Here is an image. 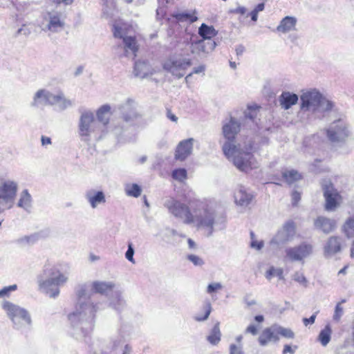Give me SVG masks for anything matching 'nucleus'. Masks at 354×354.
Wrapping results in <instances>:
<instances>
[{"label": "nucleus", "instance_id": "obj_38", "mask_svg": "<svg viewBox=\"0 0 354 354\" xmlns=\"http://www.w3.org/2000/svg\"><path fill=\"white\" fill-rule=\"evenodd\" d=\"M293 279L302 285L306 286L307 284V280L303 273L299 272H295L293 276Z\"/></svg>", "mask_w": 354, "mask_h": 354}, {"label": "nucleus", "instance_id": "obj_17", "mask_svg": "<svg viewBox=\"0 0 354 354\" xmlns=\"http://www.w3.org/2000/svg\"><path fill=\"white\" fill-rule=\"evenodd\" d=\"M297 19L294 17H285L280 21L279 25L277 27L279 32L286 33L291 30H295Z\"/></svg>", "mask_w": 354, "mask_h": 354}, {"label": "nucleus", "instance_id": "obj_53", "mask_svg": "<svg viewBox=\"0 0 354 354\" xmlns=\"http://www.w3.org/2000/svg\"><path fill=\"white\" fill-rule=\"evenodd\" d=\"M280 279H283V272L281 268L276 269V275Z\"/></svg>", "mask_w": 354, "mask_h": 354}, {"label": "nucleus", "instance_id": "obj_19", "mask_svg": "<svg viewBox=\"0 0 354 354\" xmlns=\"http://www.w3.org/2000/svg\"><path fill=\"white\" fill-rule=\"evenodd\" d=\"M297 101L298 96L289 92H283L279 96L280 104L284 109H288L292 105L297 104Z\"/></svg>", "mask_w": 354, "mask_h": 354}, {"label": "nucleus", "instance_id": "obj_64", "mask_svg": "<svg viewBox=\"0 0 354 354\" xmlns=\"http://www.w3.org/2000/svg\"><path fill=\"white\" fill-rule=\"evenodd\" d=\"M353 341H354V327L353 328V333H352Z\"/></svg>", "mask_w": 354, "mask_h": 354}, {"label": "nucleus", "instance_id": "obj_13", "mask_svg": "<svg viewBox=\"0 0 354 354\" xmlns=\"http://www.w3.org/2000/svg\"><path fill=\"white\" fill-rule=\"evenodd\" d=\"M342 239L339 236H330L324 246L326 256L334 255L342 250Z\"/></svg>", "mask_w": 354, "mask_h": 354}, {"label": "nucleus", "instance_id": "obj_16", "mask_svg": "<svg viewBox=\"0 0 354 354\" xmlns=\"http://www.w3.org/2000/svg\"><path fill=\"white\" fill-rule=\"evenodd\" d=\"M315 226L321 230L325 234L332 232L336 226V223L334 220L324 216H319L315 221Z\"/></svg>", "mask_w": 354, "mask_h": 354}, {"label": "nucleus", "instance_id": "obj_31", "mask_svg": "<svg viewBox=\"0 0 354 354\" xmlns=\"http://www.w3.org/2000/svg\"><path fill=\"white\" fill-rule=\"evenodd\" d=\"M88 200L93 208L96 207L97 204L105 203L104 194L102 192H97L93 196H88Z\"/></svg>", "mask_w": 354, "mask_h": 354}, {"label": "nucleus", "instance_id": "obj_27", "mask_svg": "<svg viewBox=\"0 0 354 354\" xmlns=\"http://www.w3.org/2000/svg\"><path fill=\"white\" fill-rule=\"evenodd\" d=\"M219 325V322L216 323L212 328L210 334L207 337V341L212 345H217L221 341V333Z\"/></svg>", "mask_w": 354, "mask_h": 354}, {"label": "nucleus", "instance_id": "obj_30", "mask_svg": "<svg viewBox=\"0 0 354 354\" xmlns=\"http://www.w3.org/2000/svg\"><path fill=\"white\" fill-rule=\"evenodd\" d=\"M200 35L204 39H211L216 35V32L212 26L203 24L199 28L198 31Z\"/></svg>", "mask_w": 354, "mask_h": 354}, {"label": "nucleus", "instance_id": "obj_29", "mask_svg": "<svg viewBox=\"0 0 354 354\" xmlns=\"http://www.w3.org/2000/svg\"><path fill=\"white\" fill-rule=\"evenodd\" d=\"M343 232L348 238L354 236V216L348 218L342 227Z\"/></svg>", "mask_w": 354, "mask_h": 354}, {"label": "nucleus", "instance_id": "obj_49", "mask_svg": "<svg viewBox=\"0 0 354 354\" xmlns=\"http://www.w3.org/2000/svg\"><path fill=\"white\" fill-rule=\"evenodd\" d=\"M230 354H240L239 348L235 344H232L230 348Z\"/></svg>", "mask_w": 354, "mask_h": 354}, {"label": "nucleus", "instance_id": "obj_54", "mask_svg": "<svg viewBox=\"0 0 354 354\" xmlns=\"http://www.w3.org/2000/svg\"><path fill=\"white\" fill-rule=\"evenodd\" d=\"M263 245L262 242L257 243L255 241H252L251 243V246L252 248H256L258 250L261 249L263 247Z\"/></svg>", "mask_w": 354, "mask_h": 354}, {"label": "nucleus", "instance_id": "obj_7", "mask_svg": "<svg viewBox=\"0 0 354 354\" xmlns=\"http://www.w3.org/2000/svg\"><path fill=\"white\" fill-rule=\"evenodd\" d=\"M2 308L12 322L24 321L27 324H30V317L25 309L8 301H6L3 303Z\"/></svg>", "mask_w": 354, "mask_h": 354}, {"label": "nucleus", "instance_id": "obj_48", "mask_svg": "<svg viewBox=\"0 0 354 354\" xmlns=\"http://www.w3.org/2000/svg\"><path fill=\"white\" fill-rule=\"evenodd\" d=\"M167 116L169 120H171L173 122H177L178 120V118L174 113H171V111L170 109H167Z\"/></svg>", "mask_w": 354, "mask_h": 354}, {"label": "nucleus", "instance_id": "obj_43", "mask_svg": "<svg viewBox=\"0 0 354 354\" xmlns=\"http://www.w3.org/2000/svg\"><path fill=\"white\" fill-rule=\"evenodd\" d=\"M291 196H292V205H297L301 199V194L297 191H294V192H292Z\"/></svg>", "mask_w": 354, "mask_h": 354}, {"label": "nucleus", "instance_id": "obj_15", "mask_svg": "<svg viewBox=\"0 0 354 354\" xmlns=\"http://www.w3.org/2000/svg\"><path fill=\"white\" fill-rule=\"evenodd\" d=\"M67 279L68 277L64 273L54 268L50 273V278L47 281H44L41 286H62L67 281Z\"/></svg>", "mask_w": 354, "mask_h": 354}, {"label": "nucleus", "instance_id": "obj_23", "mask_svg": "<svg viewBox=\"0 0 354 354\" xmlns=\"http://www.w3.org/2000/svg\"><path fill=\"white\" fill-rule=\"evenodd\" d=\"M97 118L99 122H102L104 125H107L110 120L111 107L108 104L102 106L96 113Z\"/></svg>", "mask_w": 354, "mask_h": 354}, {"label": "nucleus", "instance_id": "obj_40", "mask_svg": "<svg viewBox=\"0 0 354 354\" xmlns=\"http://www.w3.org/2000/svg\"><path fill=\"white\" fill-rule=\"evenodd\" d=\"M222 288V286L220 283H214L209 284L207 288V292L209 294H212L214 292L218 291V290H221Z\"/></svg>", "mask_w": 354, "mask_h": 354}, {"label": "nucleus", "instance_id": "obj_34", "mask_svg": "<svg viewBox=\"0 0 354 354\" xmlns=\"http://www.w3.org/2000/svg\"><path fill=\"white\" fill-rule=\"evenodd\" d=\"M31 196L27 190L23 191L21 194L20 199L18 202V206L24 208H26L30 205Z\"/></svg>", "mask_w": 354, "mask_h": 354}, {"label": "nucleus", "instance_id": "obj_56", "mask_svg": "<svg viewBox=\"0 0 354 354\" xmlns=\"http://www.w3.org/2000/svg\"><path fill=\"white\" fill-rule=\"evenodd\" d=\"M264 3H259L256 7L254 9V11H257V12L258 13L260 11H262L263 9H264Z\"/></svg>", "mask_w": 354, "mask_h": 354}, {"label": "nucleus", "instance_id": "obj_62", "mask_svg": "<svg viewBox=\"0 0 354 354\" xmlns=\"http://www.w3.org/2000/svg\"><path fill=\"white\" fill-rule=\"evenodd\" d=\"M351 257L354 258V247H351Z\"/></svg>", "mask_w": 354, "mask_h": 354}, {"label": "nucleus", "instance_id": "obj_58", "mask_svg": "<svg viewBox=\"0 0 354 354\" xmlns=\"http://www.w3.org/2000/svg\"><path fill=\"white\" fill-rule=\"evenodd\" d=\"M187 243H188L189 248L192 249V248H195L196 244H195L194 241L192 239H188Z\"/></svg>", "mask_w": 354, "mask_h": 354}, {"label": "nucleus", "instance_id": "obj_39", "mask_svg": "<svg viewBox=\"0 0 354 354\" xmlns=\"http://www.w3.org/2000/svg\"><path fill=\"white\" fill-rule=\"evenodd\" d=\"M187 259L195 266H202L204 263L202 259L194 254L188 255Z\"/></svg>", "mask_w": 354, "mask_h": 354}, {"label": "nucleus", "instance_id": "obj_55", "mask_svg": "<svg viewBox=\"0 0 354 354\" xmlns=\"http://www.w3.org/2000/svg\"><path fill=\"white\" fill-rule=\"evenodd\" d=\"M246 12V9L244 7H238L234 10V12L239 13L241 15H244Z\"/></svg>", "mask_w": 354, "mask_h": 354}, {"label": "nucleus", "instance_id": "obj_22", "mask_svg": "<svg viewBox=\"0 0 354 354\" xmlns=\"http://www.w3.org/2000/svg\"><path fill=\"white\" fill-rule=\"evenodd\" d=\"M281 176L289 185L297 183L303 178L302 174L295 169L285 170L282 172Z\"/></svg>", "mask_w": 354, "mask_h": 354}, {"label": "nucleus", "instance_id": "obj_21", "mask_svg": "<svg viewBox=\"0 0 354 354\" xmlns=\"http://www.w3.org/2000/svg\"><path fill=\"white\" fill-rule=\"evenodd\" d=\"M115 285L113 283L104 282V281H94L92 283V290L94 292L100 293L101 295L107 294L112 291Z\"/></svg>", "mask_w": 354, "mask_h": 354}, {"label": "nucleus", "instance_id": "obj_12", "mask_svg": "<svg viewBox=\"0 0 354 354\" xmlns=\"http://www.w3.org/2000/svg\"><path fill=\"white\" fill-rule=\"evenodd\" d=\"M193 139L189 138L179 142L175 151V159L185 160L192 151Z\"/></svg>", "mask_w": 354, "mask_h": 354}, {"label": "nucleus", "instance_id": "obj_42", "mask_svg": "<svg viewBox=\"0 0 354 354\" xmlns=\"http://www.w3.org/2000/svg\"><path fill=\"white\" fill-rule=\"evenodd\" d=\"M133 254H134V251L132 248V245H131V244H129V247H128V250L125 254V257L129 261H131L132 263H134Z\"/></svg>", "mask_w": 354, "mask_h": 354}, {"label": "nucleus", "instance_id": "obj_51", "mask_svg": "<svg viewBox=\"0 0 354 354\" xmlns=\"http://www.w3.org/2000/svg\"><path fill=\"white\" fill-rule=\"evenodd\" d=\"M244 51H245V48L243 46H239L236 48V53L238 57L241 55Z\"/></svg>", "mask_w": 354, "mask_h": 354}, {"label": "nucleus", "instance_id": "obj_4", "mask_svg": "<svg viewBox=\"0 0 354 354\" xmlns=\"http://www.w3.org/2000/svg\"><path fill=\"white\" fill-rule=\"evenodd\" d=\"M42 102L45 104H58L62 109H65L71 104V102L62 92L54 95L44 89H40L35 93L32 105L37 106Z\"/></svg>", "mask_w": 354, "mask_h": 354}, {"label": "nucleus", "instance_id": "obj_35", "mask_svg": "<svg viewBox=\"0 0 354 354\" xmlns=\"http://www.w3.org/2000/svg\"><path fill=\"white\" fill-rule=\"evenodd\" d=\"M126 192L128 196L138 197L141 194V189L137 184H132L126 187Z\"/></svg>", "mask_w": 354, "mask_h": 354}, {"label": "nucleus", "instance_id": "obj_46", "mask_svg": "<svg viewBox=\"0 0 354 354\" xmlns=\"http://www.w3.org/2000/svg\"><path fill=\"white\" fill-rule=\"evenodd\" d=\"M315 319H316V314H314L313 315L310 317L309 318H304L303 319V323L304 324L307 326L309 324H313L315 323Z\"/></svg>", "mask_w": 354, "mask_h": 354}, {"label": "nucleus", "instance_id": "obj_24", "mask_svg": "<svg viewBox=\"0 0 354 354\" xmlns=\"http://www.w3.org/2000/svg\"><path fill=\"white\" fill-rule=\"evenodd\" d=\"M172 16L180 22L194 23L198 20L197 13L195 10L189 12H178Z\"/></svg>", "mask_w": 354, "mask_h": 354}, {"label": "nucleus", "instance_id": "obj_9", "mask_svg": "<svg viewBox=\"0 0 354 354\" xmlns=\"http://www.w3.org/2000/svg\"><path fill=\"white\" fill-rule=\"evenodd\" d=\"M323 97L320 93L315 91H309L304 93L301 96V109L309 110L310 109H316L321 105Z\"/></svg>", "mask_w": 354, "mask_h": 354}, {"label": "nucleus", "instance_id": "obj_37", "mask_svg": "<svg viewBox=\"0 0 354 354\" xmlns=\"http://www.w3.org/2000/svg\"><path fill=\"white\" fill-rule=\"evenodd\" d=\"M344 301H345V300H342L341 302H339L336 305L335 310V313H334V315H333V319H334L338 321L340 319V317H342V313H343V308L341 306V304H342V303H344Z\"/></svg>", "mask_w": 354, "mask_h": 354}, {"label": "nucleus", "instance_id": "obj_10", "mask_svg": "<svg viewBox=\"0 0 354 354\" xmlns=\"http://www.w3.org/2000/svg\"><path fill=\"white\" fill-rule=\"evenodd\" d=\"M327 136L331 142H339L348 136V131L345 124L339 120L333 129L327 130Z\"/></svg>", "mask_w": 354, "mask_h": 354}, {"label": "nucleus", "instance_id": "obj_63", "mask_svg": "<svg viewBox=\"0 0 354 354\" xmlns=\"http://www.w3.org/2000/svg\"><path fill=\"white\" fill-rule=\"evenodd\" d=\"M98 259V258H97V257H95L94 255H91V261H95V260H96V259Z\"/></svg>", "mask_w": 354, "mask_h": 354}, {"label": "nucleus", "instance_id": "obj_41", "mask_svg": "<svg viewBox=\"0 0 354 354\" xmlns=\"http://www.w3.org/2000/svg\"><path fill=\"white\" fill-rule=\"evenodd\" d=\"M297 348V346H294L293 347H292L291 346H290L288 344H285L283 346L282 354H287V353L294 354L295 352V350Z\"/></svg>", "mask_w": 354, "mask_h": 354}, {"label": "nucleus", "instance_id": "obj_61", "mask_svg": "<svg viewBox=\"0 0 354 354\" xmlns=\"http://www.w3.org/2000/svg\"><path fill=\"white\" fill-rule=\"evenodd\" d=\"M230 65L231 68H232L234 69L236 68V64L234 62L230 61Z\"/></svg>", "mask_w": 354, "mask_h": 354}, {"label": "nucleus", "instance_id": "obj_26", "mask_svg": "<svg viewBox=\"0 0 354 354\" xmlns=\"http://www.w3.org/2000/svg\"><path fill=\"white\" fill-rule=\"evenodd\" d=\"M121 39H122L123 42L124 44L126 52H128L129 50H130L134 54H136L138 52V45L137 44V40H136V37L126 36V37H122Z\"/></svg>", "mask_w": 354, "mask_h": 354}, {"label": "nucleus", "instance_id": "obj_44", "mask_svg": "<svg viewBox=\"0 0 354 354\" xmlns=\"http://www.w3.org/2000/svg\"><path fill=\"white\" fill-rule=\"evenodd\" d=\"M258 330L259 328L257 326H254V324H250L246 328L245 333H250L252 335H256L258 333Z\"/></svg>", "mask_w": 354, "mask_h": 354}, {"label": "nucleus", "instance_id": "obj_57", "mask_svg": "<svg viewBox=\"0 0 354 354\" xmlns=\"http://www.w3.org/2000/svg\"><path fill=\"white\" fill-rule=\"evenodd\" d=\"M254 320L258 323H262L264 321V317L263 315H257L254 317Z\"/></svg>", "mask_w": 354, "mask_h": 354}, {"label": "nucleus", "instance_id": "obj_5", "mask_svg": "<svg viewBox=\"0 0 354 354\" xmlns=\"http://www.w3.org/2000/svg\"><path fill=\"white\" fill-rule=\"evenodd\" d=\"M313 252V246L312 244L306 242L295 247H291L286 250V257L292 261H304V259L310 257Z\"/></svg>", "mask_w": 354, "mask_h": 354}, {"label": "nucleus", "instance_id": "obj_20", "mask_svg": "<svg viewBox=\"0 0 354 354\" xmlns=\"http://www.w3.org/2000/svg\"><path fill=\"white\" fill-rule=\"evenodd\" d=\"M234 199L237 204L240 205H247L252 201V196L248 194L243 187H240L234 192Z\"/></svg>", "mask_w": 354, "mask_h": 354}, {"label": "nucleus", "instance_id": "obj_6", "mask_svg": "<svg viewBox=\"0 0 354 354\" xmlns=\"http://www.w3.org/2000/svg\"><path fill=\"white\" fill-rule=\"evenodd\" d=\"M323 190L325 198V209L327 211L335 210L342 203V196L331 183L325 185L323 187Z\"/></svg>", "mask_w": 354, "mask_h": 354}, {"label": "nucleus", "instance_id": "obj_28", "mask_svg": "<svg viewBox=\"0 0 354 354\" xmlns=\"http://www.w3.org/2000/svg\"><path fill=\"white\" fill-rule=\"evenodd\" d=\"M332 330L329 325H326L323 328L318 336V339L322 346H326L330 341Z\"/></svg>", "mask_w": 354, "mask_h": 354}, {"label": "nucleus", "instance_id": "obj_59", "mask_svg": "<svg viewBox=\"0 0 354 354\" xmlns=\"http://www.w3.org/2000/svg\"><path fill=\"white\" fill-rule=\"evenodd\" d=\"M248 109L251 111H259V109H260V106H257V105H254V106H248Z\"/></svg>", "mask_w": 354, "mask_h": 354}, {"label": "nucleus", "instance_id": "obj_33", "mask_svg": "<svg viewBox=\"0 0 354 354\" xmlns=\"http://www.w3.org/2000/svg\"><path fill=\"white\" fill-rule=\"evenodd\" d=\"M172 178L179 182H184L187 178V170L184 168L174 169L171 173Z\"/></svg>", "mask_w": 354, "mask_h": 354}, {"label": "nucleus", "instance_id": "obj_36", "mask_svg": "<svg viewBox=\"0 0 354 354\" xmlns=\"http://www.w3.org/2000/svg\"><path fill=\"white\" fill-rule=\"evenodd\" d=\"M17 289L16 284L11 285L9 286L4 287L0 290V298L8 297L12 291H15Z\"/></svg>", "mask_w": 354, "mask_h": 354}, {"label": "nucleus", "instance_id": "obj_18", "mask_svg": "<svg viewBox=\"0 0 354 354\" xmlns=\"http://www.w3.org/2000/svg\"><path fill=\"white\" fill-rule=\"evenodd\" d=\"M132 26L122 21H116L113 26V34L115 38H122L126 37Z\"/></svg>", "mask_w": 354, "mask_h": 354}, {"label": "nucleus", "instance_id": "obj_8", "mask_svg": "<svg viewBox=\"0 0 354 354\" xmlns=\"http://www.w3.org/2000/svg\"><path fill=\"white\" fill-rule=\"evenodd\" d=\"M191 65L189 60L169 59L163 64V68L178 78L185 75V70Z\"/></svg>", "mask_w": 354, "mask_h": 354}, {"label": "nucleus", "instance_id": "obj_47", "mask_svg": "<svg viewBox=\"0 0 354 354\" xmlns=\"http://www.w3.org/2000/svg\"><path fill=\"white\" fill-rule=\"evenodd\" d=\"M41 145L46 146L51 144V139L49 137L42 136L41 138Z\"/></svg>", "mask_w": 354, "mask_h": 354}, {"label": "nucleus", "instance_id": "obj_3", "mask_svg": "<svg viewBox=\"0 0 354 354\" xmlns=\"http://www.w3.org/2000/svg\"><path fill=\"white\" fill-rule=\"evenodd\" d=\"M280 337L292 339L295 338V334L290 328H284L277 324H273L262 330L259 335L258 342L260 346H266L271 343L278 342L280 339Z\"/></svg>", "mask_w": 354, "mask_h": 354}, {"label": "nucleus", "instance_id": "obj_2", "mask_svg": "<svg viewBox=\"0 0 354 354\" xmlns=\"http://www.w3.org/2000/svg\"><path fill=\"white\" fill-rule=\"evenodd\" d=\"M240 124L234 119H230L228 123L223 127L224 137L228 140L223 147V151L227 158L234 156V165L242 171H248L257 167V162L252 152L238 150L236 145L232 142L240 131Z\"/></svg>", "mask_w": 354, "mask_h": 354}, {"label": "nucleus", "instance_id": "obj_11", "mask_svg": "<svg viewBox=\"0 0 354 354\" xmlns=\"http://www.w3.org/2000/svg\"><path fill=\"white\" fill-rule=\"evenodd\" d=\"M95 122L93 113L86 112L82 114L80 120L79 130L82 137H88L92 131V124Z\"/></svg>", "mask_w": 354, "mask_h": 354}, {"label": "nucleus", "instance_id": "obj_45", "mask_svg": "<svg viewBox=\"0 0 354 354\" xmlns=\"http://www.w3.org/2000/svg\"><path fill=\"white\" fill-rule=\"evenodd\" d=\"M276 275V268L274 267H270L266 272V277L268 279H271L273 277Z\"/></svg>", "mask_w": 354, "mask_h": 354}, {"label": "nucleus", "instance_id": "obj_52", "mask_svg": "<svg viewBox=\"0 0 354 354\" xmlns=\"http://www.w3.org/2000/svg\"><path fill=\"white\" fill-rule=\"evenodd\" d=\"M249 15L251 17V19L253 21H256L257 20V17H258V13L257 12V11H254V10L250 12L249 13Z\"/></svg>", "mask_w": 354, "mask_h": 354}, {"label": "nucleus", "instance_id": "obj_1", "mask_svg": "<svg viewBox=\"0 0 354 354\" xmlns=\"http://www.w3.org/2000/svg\"><path fill=\"white\" fill-rule=\"evenodd\" d=\"M165 206L175 217L182 219L185 224L195 223L198 228L212 230L215 223L213 211L196 198L185 195L182 200L171 198Z\"/></svg>", "mask_w": 354, "mask_h": 354}, {"label": "nucleus", "instance_id": "obj_14", "mask_svg": "<svg viewBox=\"0 0 354 354\" xmlns=\"http://www.w3.org/2000/svg\"><path fill=\"white\" fill-rule=\"evenodd\" d=\"M296 234V225L294 221H288L284 223L281 230L277 234L281 241L288 242L290 241Z\"/></svg>", "mask_w": 354, "mask_h": 354}, {"label": "nucleus", "instance_id": "obj_60", "mask_svg": "<svg viewBox=\"0 0 354 354\" xmlns=\"http://www.w3.org/2000/svg\"><path fill=\"white\" fill-rule=\"evenodd\" d=\"M348 268V265H346L343 268H342V269L339 271L338 274H346V270H347V268Z\"/></svg>", "mask_w": 354, "mask_h": 354}, {"label": "nucleus", "instance_id": "obj_50", "mask_svg": "<svg viewBox=\"0 0 354 354\" xmlns=\"http://www.w3.org/2000/svg\"><path fill=\"white\" fill-rule=\"evenodd\" d=\"M54 3H55L56 4H65V5H68V4H71L73 0H53Z\"/></svg>", "mask_w": 354, "mask_h": 354}, {"label": "nucleus", "instance_id": "obj_32", "mask_svg": "<svg viewBox=\"0 0 354 354\" xmlns=\"http://www.w3.org/2000/svg\"><path fill=\"white\" fill-rule=\"evenodd\" d=\"M64 23L60 19L59 15H53L50 17L49 24L48 25V28L50 30L56 31L58 28H63Z\"/></svg>", "mask_w": 354, "mask_h": 354}, {"label": "nucleus", "instance_id": "obj_25", "mask_svg": "<svg viewBox=\"0 0 354 354\" xmlns=\"http://www.w3.org/2000/svg\"><path fill=\"white\" fill-rule=\"evenodd\" d=\"M212 312V305L209 300L204 302L201 307L199 312L195 316V320L203 322L206 320Z\"/></svg>", "mask_w": 354, "mask_h": 354}]
</instances>
